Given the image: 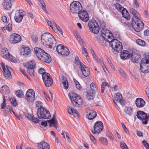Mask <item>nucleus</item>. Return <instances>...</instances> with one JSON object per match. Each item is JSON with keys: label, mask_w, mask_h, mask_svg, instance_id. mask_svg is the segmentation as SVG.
Returning <instances> with one entry per match:
<instances>
[{"label": "nucleus", "mask_w": 149, "mask_h": 149, "mask_svg": "<svg viewBox=\"0 0 149 149\" xmlns=\"http://www.w3.org/2000/svg\"><path fill=\"white\" fill-rule=\"evenodd\" d=\"M35 65V62L33 61L26 63L24 65V66L27 68L28 72L31 77H33L34 76V69Z\"/></svg>", "instance_id": "9b49d317"}, {"label": "nucleus", "mask_w": 149, "mask_h": 149, "mask_svg": "<svg viewBox=\"0 0 149 149\" xmlns=\"http://www.w3.org/2000/svg\"><path fill=\"white\" fill-rule=\"evenodd\" d=\"M37 115L38 118L40 119H48L51 117L49 111L44 107L38 111Z\"/></svg>", "instance_id": "1a4fd4ad"}, {"label": "nucleus", "mask_w": 149, "mask_h": 149, "mask_svg": "<svg viewBox=\"0 0 149 149\" xmlns=\"http://www.w3.org/2000/svg\"><path fill=\"white\" fill-rule=\"evenodd\" d=\"M38 147L39 149H49L50 148L49 144L45 141L38 143Z\"/></svg>", "instance_id": "bb28decb"}, {"label": "nucleus", "mask_w": 149, "mask_h": 149, "mask_svg": "<svg viewBox=\"0 0 149 149\" xmlns=\"http://www.w3.org/2000/svg\"><path fill=\"white\" fill-rule=\"evenodd\" d=\"M2 19L3 21L4 22H6L7 21V18L5 16L2 17Z\"/></svg>", "instance_id": "0e129e2a"}, {"label": "nucleus", "mask_w": 149, "mask_h": 149, "mask_svg": "<svg viewBox=\"0 0 149 149\" xmlns=\"http://www.w3.org/2000/svg\"><path fill=\"white\" fill-rule=\"evenodd\" d=\"M130 13L134 16L132 18V27L136 32H139L141 31L144 27V25L141 20L139 19L140 15L137 11L132 8L130 9Z\"/></svg>", "instance_id": "f03ea898"}, {"label": "nucleus", "mask_w": 149, "mask_h": 149, "mask_svg": "<svg viewBox=\"0 0 149 149\" xmlns=\"http://www.w3.org/2000/svg\"><path fill=\"white\" fill-rule=\"evenodd\" d=\"M1 69L3 72L5 77L7 79H10L12 78V76L10 72V70L11 68L8 65L6 66L5 67V65L3 63H1Z\"/></svg>", "instance_id": "f8f14e48"}, {"label": "nucleus", "mask_w": 149, "mask_h": 149, "mask_svg": "<svg viewBox=\"0 0 149 149\" xmlns=\"http://www.w3.org/2000/svg\"><path fill=\"white\" fill-rule=\"evenodd\" d=\"M86 97L88 100L93 99L94 97V95L93 92H88L86 95Z\"/></svg>", "instance_id": "58836bf2"}, {"label": "nucleus", "mask_w": 149, "mask_h": 149, "mask_svg": "<svg viewBox=\"0 0 149 149\" xmlns=\"http://www.w3.org/2000/svg\"><path fill=\"white\" fill-rule=\"evenodd\" d=\"M6 99H5L4 97H3V103H2V105H1V109H4L5 110L4 111V112H5L6 113H11V112H13V113L15 116V113L12 110H11L10 108H7L6 107Z\"/></svg>", "instance_id": "4be33fe9"}, {"label": "nucleus", "mask_w": 149, "mask_h": 149, "mask_svg": "<svg viewBox=\"0 0 149 149\" xmlns=\"http://www.w3.org/2000/svg\"><path fill=\"white\" fill-rule=\"evenodd\" d=\"M130 58L132 61L133 62L136 63L138 62L139 58L138 57H137L136 54H131Z\"/></svg>", "instance_id": "f704fd0d"}, {"label": "nucleus", "mask_w": 149, "mask_h": 149, "mask_svg": "<svg viewBox=\"0 0 149 149\" xmlns=\"http://www.w3.org/2000/svg\"><path fill=\"white\" fill-rule=\"evenodd\" d=\"M134 6H136V7H138L139 6V5L138 4L137 1L136 0H134Z\"/></svg>", "instance_id": "338daca9"}, {"label": "nucleus", "mask_w": 149, "mask_h": 149, "mask_svg": "<svg viewBox=\"0 0 149 149\" xmlns=\"http://www.w3.org/2000/svg\"><path fill=\"white\" fill-rule=\"evenodd\" d=\"M136 116L139 119L143 121V123L144 124H147L148 121L149 120V117L147 116L146 114L144 112L139 111L137 112Z\"/></svg>", "instance_id": "4468645a"}, {"label": "nucleus", "mask_w": 149, "mask_h": 149, "mask_svg": "<svg viewBox=\"0 0 149 149\" xmlns=\"http://www.w3.org/2000/svg\"><path fill=\"white\" fill-rule=\"evenodd\" d=\"M31 38L33 42L36 43L37 42L38 39L35 36L32 35L31 36Z\"/></svg>", "instance_id": "864d4df0"}, {"label": "nucleus", "mask_w": 149, "mask_h": 149, "mask_svg": "<svg viewBox=\"0 0 149 149\" xmlns=\"http://www.w3.org/2000/svg\"><path fill=\"white\" fill-rule=\"evenodd\" d=\"M1 90L3 93L6 95L8 94L10 92L8 87L5 85H3L1 87Z\"/></svg>", "instance_id": "72a5a7b5"}, {"label": "nucleus", "mask_w": 149, "mask_h": 149, "mask_svg": "<svg viewBox=\"0 0 149 149\" xmlns=\"http://www.w3.org/2000/svg\"><path fill=\"white\" fill-rule=\"evenodd\" d=\"M25 117L28 119L31 120L34 123H39L40 120L37 118L33 117L31 114L29 113L25 114Z\"/></svg>", "instance_id": "c85d7f7f"}, {"label": "nucleus", "mask_w": 149, "mask_h": 149, "mask_svg": "<svg viewBox=\"0 0 149 149\" xmlns=\"http://www.w3.org/2000/svg\"><path fill=\"white\" fill-rule=\"evenodd\" d=\"M23 16V13L19 10L17 13L15 14L14 19L17 22L20 23L22 21Z\"/></svg>", "instance_id": "5701e85b"}, {"label": "nucleus", "mask_w": 149, "mask_h": 149, "mask_svg": "<svg viewBox=\"0 0 149 149\" xmlns=\"http://www.w3.org/2000/svg\"><path fill=\"white\" fill-rule=\"evenodd\" d=\"M21 54L25 57L30 56L31 54L30 49L28 47H25L22 49Z\"/></svg>", "instance_id": "aec40b11"}, {"label": "nucleus", "mask_w": 149, "mask_h": 149, "mask_svg": "<svg viewBox=\"0 0 149 149\" xmlns=\"http://www.w3.org/2000/svg\"><path fill=\"white\" fill-rule=\"evenodd\" d=\"M62 81L64 86V88L65 89H67L68 88V82L66 78L63 76L62 77Z\"/></svg>", "instance_id": "473e14b6"}, {"label": "nucleus", "mask_w": 149, "mask_h": 149, "mask_svg": "<svg viewBox=\"0 0 149 149\" xmlns=\"http://www.w3.org/2000/svg\"><path fill=\"white\" fill-rule=\"evenodd\" d=\"M118 70L122 76L125 79H126L127 77L125 74V73L121 68H120L118 69Z\"/></svg>", "instance_id": "de8ad7c7"}, {"label": "nucleus", "mask_w": 149, "mask_h": 149, "mask_svg": "<svg viewBox=\"0 0 149 149\" xmlns=\"http://www.w3.org/2000/svg\"><path fill=\"white\" fill-rule=\"evenodd\" d=\"M100 141L102 143L105 145H107L108 144V141L107 139L105 138L101 137L99 139Z\"/></svg>", "instance_id": "09e8293b"}, {"label": "nucleus", "mask_w": 149, "mask_h": 149, "mask_svg": "<svg viewBox=\"0 0 149 149\" xmlns=\"http://www.w3.org/2000/svg\"><path fill=\"white\" fill-rule=\"evenodd\" d=\"M45 70L42 68H40L38 70L39 73L41 74H42V75L44 73H46L45 72Z\"/></svg>", "instance_id": "052dcab7"}, {"label": "nucleus", "mask_w": 149, "mask_h": 149, "mask_svg": "<svg viewBox=\"0 0 149 149\" xmlns=\"http://www.w3.org/2000/svg\"><path fill=\"white\" fill-rule=\"evenodd\" d=\"M45 85L47 87L50 86L53 83V80L52 78H49L48 80L43 81Z\"/></svg>", "instance_id": "4c0bfd02"}, {"label": "nucleus", "mask_w": 149, "mask_h": 149, "mask_svg": "<svg viewBox=\"0 0 149 149\" xmlns=\"http://www.w3.org/2000/svg\"><path fill=\"white\" fill-rule=\"evenodd\" d=\"M121 13L123 16L127 20H128L130 19V17L129 14L125 8H124L121 12Z\"/></svg>", "instance_id": "2f4dec72"}, {"label": "nucleus", "mask_w": 149, "mask_h": 149, "mask_svg": "<svg viewBox=\"0 0 149 149\" xmlns=\"http://www.w3.org/2000/svg\"><path fill=\"white\" fill-rule=\"evenodd\" d=\"M107 136L109 137V138H110L111 139H113L114 136L113 135L112 133L109 132V131H108L107 133Z\"/></svg>", "instance_id": "5fc2aeb1"}, {"label": "nucleus", "mask_w": 149, "mask_h": 149, "mask_svg": "<svg viewBox=\"0 0 149 149\" xmlns=\"http://www.w3.org/2000/svg\"><path fill=\"white\" fill-rule=\"evenodd\" d=\"M34 50L39 59L47 63H49L51 61V58L50 56L42 49L36 47L34 48Z\"/></svg>", "instance_id": "20e7f679"}, {"label": "nucleus", "mask_w": 149, "mask_h": 149, "mask_svg": "<svg viewBox=\"0 0 149 149\" xmlns=\"http://www.w3.org/2000/svg\"><path fill=\"white\" fill-rule=\"evenodd\" d=\"M70 10L74 13L78 14L82 9V6L80 3L78 1H73L70 4Z\"/></svg>", "instance_id": "6e6552de"}, {"label": "nucleus", "mask_w": 149, "mask_h": 149, "mask_svg": "<svg viewBox=\"0 0 149 149\" xmlns=\"http://www.w3.org/2000/svg\"><path fill=\"white\" fill-rule=\"evenodd\" d=\"M140 67L142 72L146 73L149 72V55L146 56L142 59Z\"/></svg>", "instance_id": "423d86ee"}, {"label": "nucleus", "mask_w": 149, "mask_h": 149, "mask_svg": "<svg viewBox=\"0 0 149 149\" xmlns=\"http://www.w3.org/2000/svg\"><path fill=\"white\" fill-rule=\"evenodd\" d=\"M78 15L80 18L84 22H86L89 20V17L87 12L85 10H82L79 13Z\"/></svg>", "instance_id": "6ab92c4d"}, {"label": "nucleus", "mask_w": 149, "mask_h": 149, "mask_svg": "<svg viewBox=\"0 0 149 149\" xmlns=\"http://www.w3.org/2000/svg\"><path fill=\"white\" fill-rule=\"evenodd\" d=\"M101 35L103 40L109 42L110 46L113 49L117 52H120L123 49L122 44L120 42L113 38L112 33L110 31L108 30H102L101 31Z\"/></svg>", "instance_id": "f257e3e1"}, {"label": "nucleus", "mask_w": 149, "mask_h": 149, "mask_svg": "<svg viewBox=\"0 0 149 149\" xmlns=\"http://www.w3.org/2000/svg\"><path fill=\"white\" fill-rule=\"evenodd\" d=\"M40 3L42 6V8L43 9V10L45 11H46V6L45 5V3L43 2V1H41Z\"/></svg>", "instance_id": "bf43d9fd"}, {"label": "nucleus", "mask_w": 149, "mask_h": 149, "mask_svg": "<svg viewBox=\"0 0 149 149\" xmlns=\"http://www.w3.org/2000/svg\"><path fill=\"white\" fill-rule=\"evenodd\" d=\"M136 43L139 45L141 46L145 45L146 42L143 40L141 39H138L136 40Z\"/></svg>", "instance_id": "ea45409f"}, {"label": "nucleus", "mask_w": 149, "mask_h": 149, "mask_svg": "<svg viewBox=\"0 0 149 149\" xmlns=\"http://www.w3.org/2000/svg\"><path fill=\"white\" fill-rule=\"evenodd\" d=\"M35 98L34 91L33 89L28 90L26 94L25 99L29 102H33Z\"/></svg>", "instance_id": "2eb2a0df"}, {"label": "nucleus", "mask_w": 149, "mask_h": 149, "mask_svg": "<svg viewBox=\"0 0 149 149\" xmlns=\"http://www.w3.org/2000/svg\"><path fill=\"white\" fill-rule=\"evenodd\" d=\"M142 143L143 145L146 149H149V145L146 140H143L142 141Z\"/></svg>", "instance_id": "603ef678"}, {"label": "nucleus", "mask_w": 149, "mask_h": 149, "mask_svg": "<svg viewBox=\"0 0 149 149\" xmlns=\"http://www.w3.org/2000/svg\"><path fill=\"white\" fill-rule=\"evenodd\" d=\"M121 98H122V96L121 94L119 93H117L116 94L115 96L114 99L116 101H118Z\"/></svg>", "instance_id": "37998d69"}, {"label": "nucleus", "mask_w": 149, "mask_h": 149, "mask_svg": "<svg viewBox=\"0 0 149 149\" xmlns=\"http://www.w3.org/2000/svg\"><path fill=\"white\" fill-rule=\"evenodd\" d=\"M16 95L19 98H22L24 96L23 92L21 90L16 91Z\"/></svg>", "instance_id": "a19ab883"}, {"label": "nucleus", "mask_w": 149, "mask_h": 149, "mask_svg": "<svg viewBox=\"0 0 149 149\" xmlns=\"http://www.w3.org/2000/svg\"><path fill=\"white\" fill-rule=\"evenodd\" d=\"M12 28V25L11 23H9L6 27V29L8 31L11 30Z\"/></svg>", "instance_id": "13d9d810"}, {"label": "nucleus", "mask_w": 149, "mask_h": 149, "mask_svg": "<svg viewBox=\"0 0 149 149\" xmlns=\"http://www.w3.org/2000/svg\"><path fill=\"white\" fill-rule=\"evenodd\" d=\"M36 109L38 111V110L44 108L43 107V103L40 101H37L36 104Z\"/></svg>", "instance_id": "c9c22d12"}, {"label": "nucleus", "mask_w": 149, "mask_h": 149, "mask_svg": "<svg viewBox=\"0 0 149 149\" xmlns=\"http://www.w3.org/2000/svg\"><path fill=\"white\" fill-rule=\"evenodd\" d=\"M46 21L48 24V25L50 27H51L52 26V23L51 21H49V20L47 19Z\"/></svg>", "instance_id": "774afa93"}, {"label": "nucleus", "mask_w": 149, "mask_h": 149, "mask_svg": "<svg viewBox=\"0 0 149 149\" xmlns=\"http://www.w3.org/2000/svg\"><path fill=\"white\" fill-rule=\"evenodd\" d=\"M90 136L91 139L92 141L93 142L94 144H95L96 143V141L94 137L92 134H90Z\"/></svg>", "instance_id": "6e6d98bb"}, {"label": "nucleus", "mask_w": 149, "mask_h": 149, "mask_svg": "<svg viewBox=\"0 0 149 149\" xmlns=\"http://www.w3.org/2000/svg\"><path fill=\"white\" fill-rule=\"evenodd\" d=\"M2 55L3 58H7L12 62H15L16 61L15 58L13 56L8 52L6 48L3 49L1 51Z\"/></svg>", "instance_id": "dca6fc26"}, {"label": "nucleus", "mask_w": 149, "mask_h": 149, "mask_svg": "<svg viewBox=\"0 0 149 149\" xmlns=\"http://www.w3.org/2000/svg\"><path fill=\"white\" fill-rule=\"evenodd\" d=\"M14 0H4L3 1V6L6 9H8L11 6L12 2H14Z\"/></svg>", "instance_id": "a878e982"}, {"label": "nucleus", "mask_w": 149, "mask_h": 149, "mask_svg": "<svg viewBox=\"0 0 149 149\" xmlns=\"http://www.w3.org/2000/svg\"><path fill=\"white\" fill-rule=\"evenodd\" d=\"M11 104L14 106H16L17 104L15 99L14 97H12L10 99Z\"/></svg>", "instance_id": "8fccbe9b"}, {"label": "nucleus", "mask_w": 149, "mask_h": 149, "mask_svg": "<svg viewBox=\"0 0 149 149\" xmlns=\"http://www.w3.org/2000/svg\"><path fill=\"white\" fill-rule=\"evenodd\" d=\"M103 128V125L102 122L97 121L95 123L93 129L91 131L93 134H99L102 130Z\"/></svg>", "instance_id": "ddd939ff"}, {"label": "nucleus", "mask_w": 149, "mask_h": 149, "mask_svg": "<svg viewBox=\"0 0 149 149\" xmlns=\"http://www.w3.org/2000/svg\"><path fill=\"white\" fill-rule=\"evenodd\" d=\"M20 71L24 75V76L26 77L27 78H28V76L27 75L26 73L24 70L20 69Z\"/></svg>", "instance_id": "680f3d73"}, {"label": "nucleus", "mask_w": 149, "mask_h": 149, "mask_svg": "<svg viewBox=\"0 0 149 149\" xmlns=\"http://www.w3.org/2000/svg\"><path fill=\"white\" fill-rule=\"evenodd\" d=\"M56 113H54L53 118L49 120H47V121L50 123L49 126H51V124L54 125V127L58 131H59V128L58 127L57 125V121L55 116Z\"/></svg>", "instance_id": "412c9836"}, {"label": "nucleus", "mask_w": 149, "mask_h": 149, "mask_svg": "<svg viewBox=\"0 0 149 149\" xmlns=\"http://www.w3.org/2000/svg\"><path fill=\"white\" fill-rule=\"evenodd\" d=\"M119 102L120 103V104L122 105H125V102L124 100L122 99V98H121L120 100H118Z\"/></svg>", "instance_id": "e2e57ef3"}, {"label": "nucleus", "mask_w": 149, "mask_h": 149, "mask_svg": "<svg viewBox=\"0 0 149 149\" xmlns=\"http://www.w3.org/2000/svg\"><path fill=\"white\" fill-rule=\"evenodd\" d=\"M81 49L82 50V53L84 54V56H87L88 54V53L85 47H84V43H83L81 45Z\"/></svg>", "instance_id": "49530a36"}, {"label": "nucleus", "mask_w": 149, "mask_h": 149, "mask_svg": "<svg viewBox=\"0 0 149 149\" xmlns=\"http://www.w3.org/2000/svg\"><path fill=\"white\" fill-rule=\"evenodd\" d=\"M56 50L59 54L65 56H68L70 53V51L68 49L61 44L57 46Z\"/></svg>", "instance_id": "9d476101"}, {"label": "nucleus", "mask_w": 149, "mask_h": 149, "mask_svg": "<svg viewBox=\"0 0 149 149\" xmlns=\"http://www.w3.org/2000/svg\"><path fill=\"white\" fill-rule=\"evenodd\" d=\"M41 38L42 42L45 46L53 49L55 48L56 40L51 34L49 33H44L42 35Z\"/></svg>", "instance_id": "7ed1b4c3"}, {"label": "nucleus", "mask_w": 149, "mask_h": 149, "mask_svg": "<svg viewBox=\"0 0 149 149\" xmlns=\"http://www.w3.org/2000/svg\"><path fill=\"white\" fill-rule=\"evenodd\" d=\"M125 114L131 116L133 114L132 108L130 107H126L124 110Z\"/></svg>", "instance_id": "7c9ffc66"}, {"label": "nucleus", "mask_w": 149, "mask_h": 149, "mask_svg": "<svg viewBox=\"0 0 149 149\" xmlns=\"http://www.w3.org/2000/svg\"><path fill=\"white\" fill-rule=\"evenodd\" d=\"M43 81L48 80L49 78H52L50 74L48 73H44L42 75Z\"/></svg>", "instance_id": "e433bc0d"}, {"label": "nucleus", "mask_w": 149, "mask_h": 149, "mask_svg": "<svg viewBox=\"0 0 149 149\" xmlns=\"http://www.w3.org/2000/svg\"><path fill=\"white\" fill-rule=\"evenodd\" d=\"M130 54L128 51L124 50L121 53L120 56L122 59L125 60L130 58Z\"/></svg>", "instance_id": "b1692460"}, {"label": "nucleus", "mask_w": 149, "mask_h": 149, "mask_svg": "<svg viewBox=\"0 0 149 149\" xmlns=\"http://www.w3.org/2000/svg\"><path fill=\"white\" fill-rule=\"evenodd\" d=\"M108 84L106 82H103L102 84H101V92L102 93H104V90L105 89V87L106 86H108Z\"/></svg>", "instance_id": "c03bdc74"}, {"label": "nucleus", "mask_w": 149, "mask_h": 149, "mask_svg": "<svg viewBox=\"0 0 149 149\" xmlns=\"http://www.w3.org/2000/svg\"><path fill=\"white\" fill-rule=\"evenodd\" d=\"M120 145L122 149H128V148L126 144L123 141L121 142Z\"/></svg>", "instance_id": "3c124183"}, {"label": "nucleus", "mask_w": 149, "mask_h": 149, "mask_svg": "<svg viewBox=\"0 0 149 149\" xmlns=\"http://www.w3.org/2000/svg\"><path fill=\"white\" fill-rule=\"evenodd\" d=\"M136 134L137 135L139 136H143V133L140 131H137Z\"/></svg>", "instance_id": "69168bd1"}, {"label": "nucleus", "mask_w": 149, "mask_h": 149, "mask_svg": "<svg viewBox=\"0 0 149 149\" xmlns=\"http://www.w3.org/2000/svg\"><path fill=\"white\" fill-rule=\"evenodd\" d=\"M100 25L99 26L97 22L95 20L90 21L88 23V26L90 30L95 34H97L99 32L100 27L103 30L105 28V24L104 22H102L101 23H100Z\"/></svg>", "instance_id": "39448f33"}, {"label": "nucleus", "mask_w": 149, "mask_h": 149, "mask_svg": "<svg viewBox=\"0 0 149 149\" xmlns=\"http://www.w3.org/2000/svg\"><path fill=\"white\" fill-rule=\"evenodd\" d=\"M21 40V37L19 35L14 33L10 37V42L12 43H16L20 42Z\"/></svg>", "instance_id": "a211bd4d"}, {"label": "nucleus", "mask_w": 149, "mask_h": 149, "mask_svg": "<svg viewBox=\"0 0 149 149\" xmlns=\"http://www.w3.org/2000/svg\"><path fill=\"white\" fill-rule=\"evenodd\" d=\"M68 95L74 106L77 107L82 104V100L81 98L77 94L71 92L68 94Z\"/></svg>", "instance_id": "0eeeda50"}, {"label": "nucleus", "mask_w": 149, "mask_h": 149, "mask_svg": "<svg viewBox=\"0 0 149 149\" xmlns=\"http://www.w3.org/2000/svg\"><path fill=\"white\" fill-rule=\"evenodd\" d=\"M74 36L77 39L79 42L80 45H81V44L83 43V40L82 39H81V38L80 37V36L77 34H75Z\"/></svg>", "instance_id": "a18cd8bd"}, {"label": "nucleus", "mask_w": 149, "mask_h": 149, "mask_svg": "<svg viewBox=\"0 0 149 149\" xmlns=\"http://www.w3.org/2000/svg\"><path fill=\"white\" fill-rule=\"evenodd\" d=\"M91 89L93 91H95L96 89L95 86L93 83H92L90 86Z\"/></svg>", "instance_id": "4d7b16f0"}, {"label": "nucleus", "mask_w": 149, "mask_h": 149, "mask_svg": "<svg viewBox=\"0 0 149 149\" xmlns=\"http://www.w3.org/2000/svg\"><path fill=\"white\" fill-rule=\"evenodd\" d=\"M68 113L71 115H73L74 117H76L78 116V113L77 111L75 110L74 108L73 107H69L68 108Z\"/></svg>", "instance_id": "c756f323"}, {"label": "nucleus", "mask_w": 149, "mask_h": 149, "mask_svg": "<svg viewBox=\"0 0 149 149\" xmlns=\"http://www.w3.org/2000/svg\"><path fill=\"white\" fill-rule=\"evenodd\" d=\"M115 7L121 13L124 8L120 4L118 3L115 4Z\"/></svg>", "instance_id": "79ce46f5"}, {"label": "nucleus", "mask_w": 149, "mask_h": 149, "mask_svg": "<svg viewBox=\"0 0 149 149\" xmlns=\"http://www.w3.org/2000/svg\"><path fill=\"white\" fill-rule=\"evenodd\" d=\"M79 63L82 74L86 77L88 76L90 74V70L88 68L86 67L85 65L80 61H79Z\"/></svg>", "instance_id": "f3484780"}, {"label": "nucleus", "mask_w": 149, "mask_h": 149, "mask_svg": "<svg viewBox=\"0 0 149 149\" xmlns=\"http://www.w3.org/2000/svg\"><path fill=\"white\" fill-rule=\"evenodd\" d=\"M136 104L137 107L139 108L142 107L144 106L145 102L143 99L138 98L136 100Z\"/></svg>", "instance_id": "cd10ccee"}, {"label": "nucleus", "mask_w": 149, "mask_h": 149, "mask_svg": "<svg viewBox=\"0 0 149 149\" xmlns=\"http://www.w3.org/2000/svg\"><path fill=\"white\" fill-rule=\"evenodd\" d=\"M97 116V113L95 111L91 110L87 112L86 117L89 120H92L95 118Z\"/></svg>", "instance_id": "393cba45"}]
</instances>
